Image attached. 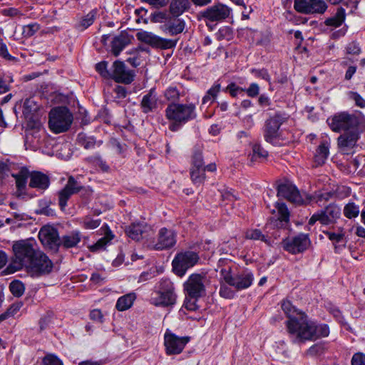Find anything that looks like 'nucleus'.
<instances>
[{
	"mask_svg": "<svg viewBox=\"0 0 365 365\" xmlns=\"http://www.w3.org/2000/svg\"><path fill=\"white\" fill-rule=\"evenodd\" d=\"M327 123L334 132H348L359 129V119L353 113L340 112L327 119Z\"/></svg>",
	"mask_w": 365,
	"mask_h": 365,
	"instance_id": "obj_5",
	"label": "nucleus"
},
{
	"mask_svg": "<svg viewBox=\"0 0 365 365\" xmlns=\"http://www.w3.org/2000/svg\"><path fill=\"white\" fill-rule=\"evenodd\" d=\"M158 96L154 88H151L149 92L144 95L140 102V108L143 113H153L158 108Z\"/></svg>",
	"mask_w": 365,
	"mask_h": 365,
	"instance_id": "obj_27",
	"label": "nucleus"
},
{
	"mask_svg": "<svg viewBox=\"0 0 365 365\" xmlns=\"http://www.w3.org/2000/svg\"><path fill=\"white\" fill-rule=\"evenodd\" d=\"M166 118L171 121L169 128L177 131L182 125L196 117L195 106L193 103H170L165 110Z\"/></svg>",
	"mask_w": 365,
	"mask_h": 365,
	"instance_id": "obj_3",
	"label": "nucleus"
},
{
	"mask_svg": "<svg viewBox=\"0 0 365 365\" xmlns=\"http://www.w3.org/2000/svg\"><path fill=\"white\" fill-rule=\"evenodd\" d=\"M276 208L277 209L279 217L277 219L272 220V223L278 228H286L289 222L290 215L288 208L284 202H277Z\"/></svg>",
	"mask_w": 365,
	"mask_h": 365,
	"instance_id": "obj_28",
	"label": "nucleus"
},
{
	"mask_svg": "<svg viewBox=\"0 0 365 365\" xmlns=\"http://www.w3.org/2000/svg\"><path fill=\"white\" fill-rule=\"evenodd\" d=\"M251 72H252V73H253L255 75V77L262 78V79L265 80L266 81L270 83L271 78H270V76L267 69H265V68H262V69L252 68L251 70Z\"/></svg>",
	"mask_w": 365,
	"mask_h": 365,
	"instance_id": "obj_54",
	"label": "nucleus"
},
{
	"mask_svg": "<svg viewBox=\"0 0 365 365\" xmlns=\"http://www.w3.org/2000/svg\"><path fill=\"white\" fill-rule=\"evenodd\" d=\"M9 289L16 297H21L25 291L24 284L19 280H14L10 283Z\"/></svg>",
	"mask_w": 365,
	"mask_h": 365,
	"instance_id": "obj_44",
	"label": "nucleus"
},
{
	"mask_svg": "<svg viewBox=\"0 0 365 365\" xmlns=\"http://www.w3.org/2000/svg\"><path fill=\"white\" fill-rule=\"evenodd\" d=\"M43 365H63V363L56 356L48 354L43 359Z\"/></svg>",
	"mask_w": 365,
	"mask_h": 365,
	"instance_id": "obj_57",
	"label": "nucleus"
},
{
	"mask_svg": "<svg viewBox=\"0 0 365 365\" xmlns=\"http://www.w3.org/2000/svg\"><path fill=\"white\" fill-rule=\"evenodd\" d=\"M359 138V129L344 132L337 139L339 148L342 153H349L355 147Z\"/></svg>",
	"mask_w": 365,
	"mask_h": 365,
	"instance_id": "obj_21",
	"label": "nucleus"
},
{
	"mask_svg": "<svg viewBox=\"0 0 365 365\" xmlns=\"http://www.w3.org/2000/svg\"><path fill=\"white\" fill-rule=\"evenodd\" d=\"M245 92L249 97L255 98L259 93V86L256 83H252L247 88H245Z\"/></svg>",
	"mask_w": 365,
	"mask_h": 365,
	"instance_id": "obj_59",
	"label": "nucleus"
},
{
	"mask_svg": "<svg viewBox=\"0 0 365 365\" xmlns=\"http://www.w3.org/2000/svg\"><path fill=\"white\" fill-rule=\"evenodd\" d=\"M205 168H191L190 177L194 184L200 185L205 179Z\"/></svg>",
	"mask_w": 365,
	"mask_h": 365,
	"instance_id": "obj_39",
	"label": "nucleus"
},
{
	"mask_svg": "<svg viewBox=\"0 0 365 365\" xmlns=\"http://www.w3.org/2000/svg\"><path fill=\"white\" fill-rule=\"evenodd\" d=\"M221 198L222 201L233 202L237 200L236 196L227 189L221 191Z\"/></svg>",
	"mask_w": 365,
	"mask_h": 365,
	"instance_id": "obj_63",
	"label": "nucleus"
},
{
	"mask_svg": "<svg viewBox=\"0 0 365 365\" xmlns=\"http://www.w3.org/2000/svg\"><path fill=\"white\" fill-rule=\"evenodd\" d=\"M343 212L346 217L349 219L355 218L360 213L359 206L354 202H349L344 206Z\"/></svg>",
	"mask_w": 365,
	"mask_h": 365,
	"instance_id": "obj_40",
	"label": "nucleus"
},
{
	"mask_svg": "<svg viewBox=\"0 0 365 365\" xmlns=\"http://www.w3.org/2000/svg\"><path fill=\"white\" fill-rule=\"evenodd\" d=\"M73 120L72 113L66 106L52 108L48 114V126L53 133L66 132Z\"/></svg>",
	"mask_w": 365,
	"mask_h": 365,
	"instance_id": "obj_4",
	"label": "nucleus"
},
{
	"mask_svg": "<svg viewBox=\"0 0 365 365\" xmlns=\"http://www.w3.org/2000/svg\"><path fill=\"white\" fill-rule=\"evenodd\" d=\"M352 365H365V355L362 353L354 354L351 359Z\"/></svg>",
	"mask_w": 365,
	"mask_h": 365,
	"instance_id": "obj_62",
	"label": "nucleus"
},
{
	"mask_svg": "<svg viewBox=\"0 0 365 365\" xmlns=\"http://www.w3.org/2000/svg\"><path fill=\"white\" fill-rule=\"evenodd\" d=\"M294 9L302 14H324L327 9L324 0H295Z\"/></svg>",
	"mask_w": 365,
	"mask_h": 365,
	"instance_id": "obj_17",
	"label": "nucleus"
},
{
	"mask_svg": "<svg viewBox=\"0 0 365 365\" xmlns=\"http://www.w3.org/2000/svg\"><path fill=\"white\" fill-rule=\"evenodd\" d=\"M133 36L127 32L123 31L117 36H115L111 41V53L118 56L120 53L130 43Z\"/></svg>",
	"mask_w": 365,
	"mask_h": 365,
	"instance_id": "obj_25",
	"label": "nucleus"
},
{
	"mask_svg": "<svg viewBox=\"0 0 365 365\" xmlns=\"http://www.w3.org/2000/svg\"><path fill=\"white\" fill-rule=\"evenodd\" d=\"M100 219H93L89 216L83 217L80 224L81 226L86 230H93L97 228L101 225Z\"/></svg>",
	"mask_w": 365,
	"mask_h": 365,
	"instance_id": "obj_45",
	"label": "nucleus"
},
{
	"mask_svg": "<svg viewBox=\"0 0 365 365\" xmlns=\"http://www.w3.org/2000/svg\"><path fill=\"white\" fill-rule=\"evenodd\" d=\"M136 299L135 293L126 294L118 298L117 300L115 308L120 312L125 311L130 309L133 304L134 301Z\"/></svg>",
	"mask_w": 365,
	"mask_h": 365,
	"instance_id": "obj_33",
	"label": "nucleus"
},
{
	"mask_svg": "<svg viewBox=\"0 0 365 365\" xmlns=\"http://www.w3.org/2000/svg\"><path fill=\"white\" fill-rule=\"evenodd\" d=\"M176 243V234L172 230L161 228L158 235L157 242L154 245L156 250H163L173 247Z\"/></svg>",
	"mask_w": 365,
	"mask_h": 365,
	"instance_id": "obj_22",
	"label": "nucleus"
},
{
	"mask_svg": "<svg viewBox=\"0 0 365 365\" xmlns=\"http://www.w3.org/2000/svg\"><path fill=\"white\" fill-rule=\"evenodd\" d=\"M189 341L190 337L178 336L168 329L164 335V345L166 354L168 355L180 354Z\"/></svg>",
	"mask_w": 365,
	"mask_h": 365,
	"instance_id": "obj_14",
	"label": "nucleus"
},
{
	"mask_svg": "<svg viewBox=\"0 0 365 365\" xmlns=\"http://www.w3.org/2000/svg\"><path fill=\"white\" fill-rule=\"evenodd\" d=\"M192 168H205L203 162L202 151L198 149L194 151L192 158Z\"/></svg>",
	"mask_w": 365,
	"mask_h": 365,
	"instance_id": "obj_48",
	"label": "nucleus"
},
{
	"mask_svg": "<svg viewBox=\"0 0 365 365\" xmlns=\"http://www.w3.org/2000/svg\"><path fill=\"white\" fill-rule=\"evenodd\" d=\"M78 139L79 144L85 149H93L96 145V140L93 138L86 137L83 135H78Z\"/></svg>",
	"mask_w": 365,
	"mask_h": 365,
	"instance_id": "obj_49",
	"label": "nucleus"
},
{
	"mask_svg": "<svg viewBox=\"0 0 365 365\" xmlns=\"http://www.w3.org/2000/svg\"><path fill=\"white\" fill-rule=\"evenodd\" d=\"M183 91H180L177 86H169L164 92L165 98L172 103H175L180 99V96H183Z\"/></svg>",
	"mask_w": 365,
	"mask_h": 365,
	"instance_id": "obj_38",
	"label": "nucleus"
},
{
	"mask_svg": "<svg viewBox=\"0 0 365 365\" xmlns=\"http://www.w3.org/2000/svg\"><path fill=\"white\" fill-rule=\"evenodd\" d=\"M198 253L191 250L178 253L173 260V270L179 277L185 275L187 269L194 267L199 261Z\"/></svg>",
	"mask_w": 365,
	"mask_h": 365,
	"instance_id": "obj_8",
	"label": "nucleus"
},
{
	"mask_svg": "<svg viewBox=\"0 0 365 365\" xmlns=\"http://www.w3.org/2000/svg\"><path fill=\"white\" fill-rule=\"evenodd\" d=\"M205 275L200 274H192L184 283L185 294L191 298H200L205 292L204 284Z\"/></svg>",
	"mask_w": 365,
	"mask_h": 365,
	"instance_id": "obj_15",
	"label": "nucleus"
},
{
	"mask_svg": "<svg viewBox=\"0 0 365 365\" xmlns=\"http://www.w3.org/2000/svg\"><path fill=\"white\" fill-rule=\"evenodd\" d=\"M176 299L173 283L168 279H162L159 282L156 297L151 298V303L156 307H171L176 303Z\"/></svg>",
	"mask_w": 365,
	"mask_h": 365,
	"instance_id": "obj_6",
	"label": "nucleus"
},
{
	"mask_svg": "<svg viewBox=\"0 0 365 365\" xmlns=\"http://www.w3.org/2000/svg\"><path fill=\"white\" fill-rule=\"evenodd\" d=\"M231 9L223 4H216L200 11L198 14L200 19H203L207 26L210 22H219L229 17Z\"/></svg>",
	"mask_w": 365,
	"mask_h": 365,
	"instance_id": "obj_10",
	"label": "nucleus"
},
{
	"mask_svg": "<svg viewBox=\"0 0 365 365\" xmlns=\"http://www.w3.org/2000/svg\"><path fill=\"white\" fill-rule=\"evenodd\" d=\"M40 29V26L37 23L26 25L23 27V34L25 37L34 36Z\"/></svg>",
	"mask_w": 365,
	"mask_h": 365,
	"instance_id": "obj_53",
	"label": "nucleus"
},
{
	"mask_svg": "<svg viewBox=\"0 0 365 365\" xmlns=\"http://www.w3.org/2000/svg\"><path fill=\"white\" fill-rule=\"evenodd\" d=\"M282 309L289 318L286 325L289 331V324L292 321H299L302 316L306 315L304 312H299L288 300H284L282 303Z\"/></svg>",
	"mask_w": 365,
	"mask_h": 365,
	"instance_id": "obj_30",
	"label": "nucleus"
},
{
	"mask_svg": "<svg viewBox=\"0 0 365 365\" xmlns=\"http://www.w3.org/2000/svg\"><path fill=\"white\" fill-rule=\"evenodd\" d=\"M96 16L97 10H91L86 15L81 17L78 22L76 24L75 28L80 31H84L93 24Z\"/></svg>",
	"mask_w": 365,
	"mask_h": 365,
	"instance_id": "obj_34",
	"label": "nucleus"
},
{
	"mask_svg": "<svg viewBox=\"0 0 365 365\" xmlns=\"http://www.w3.org/2000/svg\"><path fill=\"white\" fill-rule=\"evenodd\" d=\"M86 161L89 163L93 164L95 166L99 167L102 171L108 172L110 169L106 162L99 155H95L93 156L88 157Z\"/></svg>",
	"mask_w": 365,
	"mask_h": 365,
	"instance_id": "obj_41",
	"label": "nucleus"
},
{
	"mask_svg": "<svg viewBox=\"0 0 365 365\" xmlns=\"http://www.w3.org/2000/svg\"><path fill=\"white\" fill-rule=\"evenodd\" d=\"M110 75V78L117 83L129 84L134 80L133 71L126 70L124 63L120 61H115L113 63V71Z\"/></svg>",
	"mask_w": 365,
	"mask_h": 365,
	"instance_id": "obj_20",
	"label": "nucleus"
},
{
	"mask_svg": "<svg viewBox=\"0 0 365 365\" xmlns=\"http://www.w3.org/2000/svg\"><path fill=\"white\" fill-rule=\"evenodd\" d=\"M151 227L145 222H133L125 227L126 235L133 240L139 241L148 235Z\"/></svg>",
	"mask_w": 365,
	"mask_h": 365,
	"instance_id": "obj_23",
	"label": "nucleus"
},
{
	"mask_svg": "<svg viewBox=\"0 0 365 365\" xmlns=\"http://www.w3.org/2000/svg\"><path fill=\"white\" fill-rule=\"evenodd\" d=\"M320 223L328 225L334 223L341 216V208L335 204H329L324 209L319 211Z\"/></svg>",
	"mask_w": 365,
	"mask_h": 365,
	"instance_id": "obj_24",
	"label": "nucleus"
},
{
	"mask_svg": "<svg viewBox=\"0 0 365 365\" xmlns=\"http://www.w3.org/2000/svg\"><path fill=\"white\" fill-rule=\"evenodd\" d=\"M82 189L83 186L73 176H70L64 187L58 192V205L61 210H64L70 197L73 194L80 192Z\"/></svg>",
	"mask_w": 365,
	"mask_h": 365,
	"instance_id": "obj_18",
	"label": "nucleus"
},
{
	"mask_svg": "<svg viewBox=\"0 0 365 365\" xmlns=\"http://www.w3.org/2000/svg\"><path fill=\"white\" fill-rule=\"evenodd\" d=\"M113 235L111 232L109 231L106 233V236L99 239L93 245L90 247L91 252H96L101 249H103L112 239Z\"/></svg>",
	"mask_w": 365,
	"mask_h": 365,
	"instance_id": "obj_43",
	"label": "nucleus"
},
{
	"mask_svg": "<svg viewBox=\"0 0 365 365\" xmlns=\"http://www.w3.org/2000/svg\"><path fill=\"white\" fill-rule=\"evenodd\" d=\"M96 71L104 78H111V72L108 70V62L107 61H101L98 63L96 65Z\"/></svg>",
	"mask_w": 365,
	"mask_h": 365,
	"instance_id": "obj_51",
	"label": "nucleus"
},
{
	"mask_svg": "<svg viewBox=\"0 0 365 365\" xmlns=\"http://www.w3.org/2000/svg\"><path fill=\"white\" fill-rule=\"evenodd\" d=\"M190 8V0H171L169 5V13L172 16L178 18Z\"/></svg>",
	"mask_w": 365,
	"mask_h": 365,
	"instance_id": "obj_31",
	"label": "nucleus"
},
{
	"mask_svg": "<svg viewBox=\"0 0 365 365\" xmlns=\"http://www.w3.org/2000/svg\"><path fill=\"white\" fill-rule=\"evenodd\" d=\"M38 250L35 240L31 239L14 242L12 245L13 256L6 268L8 273H14L23 269L27 270Z\"/></svg>",
	"mask_w": 365,
	"mask_h": 365,
	"instance_id": "obj_2",
	"label": "nucleus"
},
{
	"mask_svg": "<svg viewBox=\"0 0 365 365\" xmlns=\"http://www.w3.org/2000/svg\"><path fill=\"white\" fill-rule=\"evenodd\" d=\"M138 39L153 48L168 49L175 47L177 40H171L160 37L151 32L142 31L136 34Z\"/></svg>",
	"mask_w": 365,
	"mask_h": 365,
	"instance_id": "obj_13",
	"label": "nucleus"
},
{
	"mask_svg": "<svg viewBox=\"0 0 365 365\" xmlns=\"http://www.w3.org/2000/svg\"><path fill=\"white\" fill-rule=\"evenodd\" d=\"M226 90L230 93V94L232 97H236L238 94H240V93H242L245 92V88H242L238 86L235 83H231L230 84H229L227 86Z\"/></svg>",
	"mask_w": 365,
	"mask_h": 365,
	"instance_id": "obj_58",
	"label": "nucleus"
},
{
	"mask_svg": "<svg viewBox=\"0 0 365 365\" xmlns=\"http://www.w3.org/2000/svg\"><path fill=\"white\" fill-rule=\"evenodd\" d=\"M349 98L355 102L356 106L365 108V99H364L358 93L349 91L348 93Z\"/></svg>",
	"mask_w": 365,
	"mask_h": 365,
	"instance_id": "obj_55",
	"label": "nucleus"
},
{
	"mask_svg": "<svg viewBox=\"0 0 365 365\" xmlns=\"http://www.w3.org/2000/svg\"><path fill=\"white\" fill-rule=\"evenodd\" d=\"M345 51L346 55L359 56L361 53V49L359 43L351 41L346 46Z\"/></svg>",
	"mask_w": 365,
	"mask_h": 365,
	"instance_id": "obj_50",
	"label": "nucleus"
},
{
	"mask_svg": "<svg viewBox=\"0 0 365 365\" xmlns=\"http://www.w3.org/2000/svg\"><path fill=\"white\" fill-rule=\"evenodd\" d=\"M220 294L222 297L226 299H232L235 297V292L226 285H222L220 289Z\"/></svg>",
	"mask_w": 365,
	"mask_h": 365,
	"instance_id": "obj_60",
	"label": "nucleus"
},
{
	"mask_svg": "<svg viewBox=\"0 0 365 365\" xmlns=\"http://www.w3.org/2000/svg\"><path fill=\"white\" fill-rule=\"evenodd\" d=\"M323 346L322 344H316L312 346L307 351V354L309 356H315L319 354L323 351Z\"/></svg>",
	"mask_w": 365,
	"mask_h": 365,
	"instance_id": "obj_64",
	"label": "nucleus"
},
{
	"mask_svg": "<svg viewBox=\"0 0 365 365\" xmlns=\"http://www.w3.org/2000/svg\"><path fill=\"white\" fill-rule=\"evenodd\" d=\"M311 245L307 234L299 233L291 238H285L281 242L282 248L292 255L300 254L306 251Z\"/></svg>",
	"mask_w": 365,
	"mask_h": 365,
	"instance_id": "obj_11",
	"label": "nucleus"
},
{
	"mask_svg": "<svg viewBox=\"0 0 365 365\" xmlns=\"http://www.w3.org/2000/svg\"><path fill=\"white\" fill-rule=\"evenodd\" d=\"M221 275L228 285L235 287L238 291L249 288L254 280L252 272L247 269L235 274L232 273L230 269H222Z\"/></svg>",
	"mask_w": 365,
	"mask_h": 365,
	"instance_id": "obj_7",
	"label": "nucleus"
},
{
	"mask_svg": "<svg viewBox=\"0 0 365 365\" xmlns=\"http://www.w3.org/2000/svg\"><path fill=\"white\" fill-rule=\"evenodd\" d=\"M185 26V23L182 19H175L166 25V31L172 36L181 34Z\"/></svg>",
	"mask_w": 365,
	"mask_h": 365,
	"instance_id": "obj_36",
	"label": "nucleus"
},
{
	"mask_svg": "<svg viewBox=\"0 0 365 365\" xmlns=\"http://www.w3.org/2000/svg\"><path fill=\"white\" fill-rule=\"evenodd\" d=\"M329 154V145L327 141H323L318 146L314 155V161L318 165L324 164Z\"/></svg>",
	"mask_w": 365,
	"mask_h": 365,
	"instance_id": "obj_32",
	"label": "nucleus"
},
{
	"mask_svg": "<svg viewBox=\"0 0 365 365\" xmlns=\"http://www.w3.org/2000/svg\"><path fill=\"white\" fill-rule=\"evenodd\" d=\"M200 298H191L190 296L185 294V299L184 302V307L190 311H195L197 309V302Z\"/></svg>",
	"mask_w": 365,
	"mask_h": 365,
	"instance_id": "obj_56",
	"label": "nucleus"
},
{
	"mask_svg": "<svg viewBox=\"0 0 365 365\" xmlns=\"http://www.w3.org/2000/svg\"><path fill=\"white\" fill-rule=\"evenodd\" d=\"M289 333L296 336L294 342H304L328 336L329 328L327 324H318L307 315H304L299 321H292L289 324Z\"/></svg>",
	"mask_w": 365,
	"mask_h": 365,
	"instance_id": "obj_1",
	"label": "nucleus"
},
{
	"mask_svg": "<svg viewBox=\"0 0 365 365\" xmlns=\"http://www.w3.org/2000/svg\"><path fill=\"white\" fill-rule=\"evenodd\" d=\"M287 120L284 114L277 113L265 121L264 138L267 142L272 143L279 136V128Z\"/></svg>",
	"mask_w": 365,
	"mask_h": 365,
	"instance_id": "obj_12",
	"label": "nucleus"
},
{
	"mask_svg": "<svg viewBox=\"0 0 365 365\" xmlns=\"http://www.w3.org/2000/svg\"><path fill=\"white\" fill-rule=\"evenodd\" d=\"M268 155L267 151L264 150L259 144H255L252 147V155L251 160H257L259 158H265Z\"/></svg>",
	"mask_w": 365,
	"mask_h": 365,
	"instance_id": "obj_47",
	"label": "nucleus"
},
{
	"mask_svg": "<svg viewBox=\"0 0 365 365\" xmlns=\"http://www.w3.org/2000/svg\"><path fill=\"white\" fill-rule=\"evenodd\" d=\"M277 196L298 205L306 204L295 185L290 182L279 185L277 187Z\"/></svg>",
	"mask_w": 365,
	"mask_h": 365,
	"instance_id": "obj_19",
	"label": "nucleus"
},
{
	"mask_svg": "<svg viewBox=\"0 0 365 365\" xmlns=\"http://www.w3.org/2000/svg\"><path fill=\"white\" fill-rule=\"evenodd\" d=\"M324 233L334 244L345 242V234L342 230H340L338 232L324 231Z\"/></svg>",
	"mask_w": 365,
	"mask_h": 365,
	"instance_id": "obj_46",
	"label": "nucleus"
},
{
	"mask_svg": "<svg viewBox=\"0 0 365 365\" xmlns=\"http://www.w3.org/2000/svg\"><path fill=\"white\" fill-rule=\"evenodd\" d=\"M0 56L8 61H11L15 58L9 54L7 46L1 40L0 41Z\"/></svg>",
	"mask_w": 365,
	"mask_h": 365,
	"instance_id": "obj_61",
	"label": "nucleus"
},
{
	"mask_svg": "<svg viewBox=\"0 0 365 365\" xmlns=\"http://www.w3.org/2000/svg\"><path fill=\"white\" fill-rule=\"evenodd\" d=\"M53 262L42 251L38 250L27 269L32 277L49 274L53 269Z\"/></svg>",
	"mask_w": 365,
	"mask_h": 365,
	"instance_id": "obj_9",
	"label": "nucleus"
},
{
	"mask_svg": "<svg viewBox=\"0 0 365 365\" xmlns=\"http://www.w3.org/2000/svg\"><path fill=\"white\" fill-rule=\"evenodd\" d=\"M345 19V10L340 7L337 9L335 16L325 21L327 26L338 27L342 24Z\"/></svg>",
	"mask_w": 365,
	"mask_h": 365,
	"instance_id": "obj_37",
	"label": "nucleus"
},
{
	"mask_svg": "<svg viewBox=\"0 0 365 365\" xmlns=\"http://www.w3.org/2000/svg\"><path fill=\"white\" fill-rule=\"evenodd\" d=\"M82 237L83 236L80 231L73 230L60 237L59 247L62 246L65 249L77 247Z\"/></svg>",
	"mask_w": 365,
	"mask_h": 365,
	"instance_id": "obj_29",
	"label": "nucleus"
},
{
	"mask_svg": "<svg viewBox=\"0 0 365 365\" xmlns=\"http://www.w3.org/2000/svg\"><path fill=\"white\" fill-rule=\"evenodd\" d=\"M245 237L249 240H260L269 245V240L257 229L247 230L245 233Z\"/></svg>",
	"mask_w": 365,
	"mask_h": 365,
	"instance_id": "obj_42",
	"label": "nucleus"
},
{
	"mask_svg": "<svg viewBox=\"0 0 365 365\" xmlns=\"http://www.w3.org/2000/svg\"><path fill=\"white\" fill-rule=\"evenodd\" d=\"M38 239L46 249L57 252L59 248V235L58 230L52 226H43L38 232Z\"/></svg>",
	"mask_w": 365,
	"mask_h": 365,
	"instance_id": "obj_16",
	"label": "nucleus"
},
{
	"mask_svg": "<svg viewBox=\"0 0 365 365\" xmlns=\"http://www.w3.org/2000/svg\"><path fill=\"white\" fill-rule=\"evenodd\" d=\"M170 19L169 14L163 11L154 12L150 15V21L154 23H164Z\"/></svg>",
	"mask_w": 365,
	"mask_h": 365,
	"instance_id": "obj_52",
	"label": "nucleus"
},
{
	"mask_svg": "<svg viewBox=\"0 0 365 365\" xmlns=\"http://www.w3.org/2000/svg\"><path fill=\"white\" fill-rule=\"evenodd\" d=\"M29 177L30 179L29 186L30 187L44 191L49 187L50 179L48 176L41 172L33 171Z\"/></svg>",
	"mask_w": 365,
	"mask_h": 365,
	"instance_id": "obj_26",
	"label": "nucleus"
},
{
	"mask_svg": "<svg viewBox=\"0 0 365 365\" xmlns=\"http://www.w3.org/2000/svg\"><path fill=\"white\" fill-rule=\"evenodd\" d=\"M221 89V86L215 83L205 93L202 100V106L209 107L212 104Z\"/></svg>",
	"mask_w": 365,
	"mask_h": 365,
	"instance_id": "obj_35",
	"label": "nucleus"
}]
</instances>
